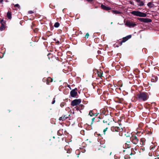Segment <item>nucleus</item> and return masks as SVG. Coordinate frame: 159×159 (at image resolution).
<instances>
[{
    "label": "nucleus",
    "mask_w": 159,
    "mask_h": 159,
    "mask_svg": "<svg viewBox=\"0 0 159 159\" xmlns=\"http://www.w3.org/2000/svg\"><path fill=\"white\" fill-rule=\"evenodd\" d=\"M125 25L129 27H134L136 25V24L132 21H127L125 23Z\"/></svg>",
    "instance_id": "6"
},
{
    "label": "nucleus",
    "mask_w": 159,
    "mask_h": 159,
    "mask_svg": "<svg viewBox=\"0 0 159 159\" xmlns=\"http://www.w3.org/2000/svg\"><path fill=\"white\" fill-rule=\"evenodd\" d=\"M113 13L114 14H119L120 13V12L116 10H113L112 11Z\"/></svg>",
    "instance_id": "19"
},
{
    "label": "nucleus",
    "mask_w": 159,
    "mask_h": 159,
    "mask_svg": "<svg viewBox=\"0 0 159 159\" xmlns=\"http://www.w3.org/2000/svg\"><path fill=\"white\" fill-rule=\"evenodd\" d=\"M3 21V20H2L1 21V23L2 24V26L0 27V30L1 31L3 30L5 28V26L4 25L2 24V22Z\"/></svg>",
    "instance_id": "14"
},
{
    "label": "nucleus",
    "mask_w": 159,
    "mask_h": 159,
    "mask_svg": "<svg viewBox=\"0 0 159 159\" xmlns=\"http://www.w3.org/2000/svg\"><path fill=\"white\" fill-rule=\"evenodd\" d=\"M48 81H49L51 82H52V79L51 78H48Z\"/></svg>",
    "instance_id": "22"
},
{
    "label": "nucleus",
    "mask_w": 159,
    "mask_h": 159,
    "mask_svg": "<svg viewBox=\"0 0 159 159\" xmlns=\"http://www.w3.org/2000/svg\"><path fill=\"white\" fill-rule=\"evenodd\" d=\"M59 26V24L58 22H56L55 23L54 26L55 27H58Z\"/></svg>",
    "instance_id": "17"
},
{
    "label": "nucleus",
    "mask_w": 159,
    "mask_h": 159,
    "mask_svg": "<svg viewBox=\"0 0 159 159\" xmlns=\"http://www.w3.org/2000/svg\"><path fill=\"white\" fill-rule=\"evenodd\" d=\"M112 24V22H111V24Z\"/></svg>",
    "instance_id": "35"
},
{
    "label": "nucleus",
    "mask_w": 159,
    "mask_h": 159,
    "mask_svg": "<svg viewBox=\"0 0 159 159\" xmlns=\"http://www.w3.org/2000/svg\"><path fill=\"white\" fill-rule=\"evenodd\" d=\"M127 39H128V40L131 37V35H129L127 36H126Z\"/></svg>",
    "instance_id": "23"
},
{
    "label": "nucleus",
    "mask_w": 159,
    "mask_h": 159,
    "mask_svg": "<svg viewBox=\"0 0 159 159\" xmlns=\"http://www.w3.org/2000/svg\"><path fill=\"white\" fill-rule=\"evenodd\" d=\"M131 13L134 16L142 17H145L147 14L146 13L141 12L138 11H133L131 12Z\"/></svg>",
    "instance_id": "2"
},
{
    "label": "nucleus",
    "mask_w": 159,
    "mask_h": 159,
    "mask_svg": "<svg viewBox=\"0 0 159 159\" xmlns=\"http://www.w3.org/2000/svg\"><path fill=\"white\" fill-rule=\"evenodd\" d=\"M128 40V39L126 37H124L123 38V39L121 42H120V45H121L123 43H124Z\"/></svg>",
    "instance_id": "13"
},
{
    "label": "nucleus",
    "mask_w": 159,
    "mask_h": 159,
    "mask_svg": "<svg viewBox=\"0 0 159 159\" xmlns=\"http://www.w3.org/2000/svg\"><path fill=\"white\" fill-rule=\"evenodd\" d=\"M140 141L141 142V144L142 145H143L144 144L145 142V139L143 138L141 139L140 140Z\"/></svg>",
    "instance_id": "16"
},
{
    "label": "nucleus",
    "mask_w": 159,
    "mask_h": 159,
    "mask_svg": "<svg viewBox=\"0 0 159 159\" xmlns=\"http://www.w3.org/2000/svg\"><path fill=\"white\" fill-rule=\"evenodd\" d=\"M101 7L102 9L107 11L110 10L111 9L110 7L106 6L102 4L101 5Z\"/></svg>",
    "instance_id": "9"
},
{
    "label": "nucleus",
    "mask_w": 159,
    "mask_h": 159,
    "mask_svg": "<svg viewBox=\"0 0 159 159\" xmlns=\"http://www.w3.org/2000/svg\"><path fill=\"white\" fill-rule=\"evenodd\" d=\"M129 3L131 4V5H134V3L133 2L131 1H129Z\"/></svg>",
    "instance_id": "26"
},
{
    "label": "nucleus",
    "mask_w": 159,
    "mask_h": 159,
    "mask_svg": "<svg viewBox=\"0 0 159 159\" xmlns=\"http://www.w3.org/2000/svg\"><path fill=\"white\" fill-rule=\"evenodd\" d=\"M155 159H159V158H155Z\"/></svg>",
    "instance_id": "33"
},
{
    "label": "nucleus",
    "mask_w": 159,
    "mask_h": 159,
    "mask_svg": "<svg viewBox=\"0 0 159 159\" xmlns=\"http://www.w3.org/2000/svg\"><path fill=\"white\" fill-rule=\"evenodd\" d=\"M147 6L149 8H151L154 7V4L152 2H150L148 3Z\"/></svg>",
    "instance_id": "10"
},
{
    "label": "nucleus",
    "mask_w": 159,
    "mask_h": 159,
    "mask_svg": "<svg viewBox=\"0 0 159 159\" xmlns=\"http://www.w3.org/2000/svg\"><path fill=\"white\" fill-rule=\"evenodd\" d=\"M81 100L80 99H75L72 101L71 104L72 106H74L80 104L81 102Z\"/></svg>",
    "instance_id": "3"
},
{
    "label": "nucleus",
    "mask_w": 159,
    "mask_h": 159,
    "mask_svg": "<svg viewBox=\"0 0 159 159\" xmlns=\"http://www.w3.org/2000/svg\"><path fill=\"white\" fill-rule=\"evenodd\" d=\"M28 13L30 14H31L33 13V12L32 11H29Z\"/></svg>",
    "instance_id": "28"
},
{
    "label": "nucleus",
    "mask_w": 159,
    "mask_h": 159,
    "mask_svg": "<svg viewBox=\"0 0 159 159\" xmlns=\"http://www.w3.org/2000/svg\"><path fill=\"white\" fill-rule=\"evenodd\" d=\"M7 16L9 19H11V13L8 12L7 14Z\"/></svg>",
    "instance_id": "15"
},
{
    "label": "nucleus",
    "mask_w": 159,
    "mask_h": 159,
    "mask_svg": "<svg viewBox=\"0 0 159 159\" xmlns=\"http://www.w3.org/2000/svg\"><path fill=\"white\" fill-rule=\"evenodd\" d=\"M88 2H92L93 0H87Z\"/></svg>",
    "instance_id": "32"
},
{
    "label": "nucleus",
    "mask_w": 159,
    "mask_h": 159,
    "mask_svg": "<svg viewBox=\"0 0 159 159\" xmlns=\"http://www.w3.org/2000/svg\"><path fill=\"white\" fill-rule=\"evenodd\" d=\"M152 81L153 82L156 81L157 80V79L156 77H153L151 79Z\"/></svg>",
    "instance_id": "18"
},
{
    "label": "nucleus",
    "mask_w": 159,
    "mask_h": 159,
    "mask_svg": "<svg viewBox=\"0 0 159 159\" xmlns=\"http://www.w3.org/2000/svg\"><path fill=\"white\" fill-rule=\"evenodd\" d=\"M93 115V114L92 112V111H90L89 113V115H90L91 116H92Z\"/></svg>",
    "instance_id": "20"
},
{
    "label": "nucleus",
    "mask_w": 159,
    "mask_h": 159,
    "mask_svg": "<svg viewBox=\"0 0 159 159\" xmlns=\"http://www.w3.org/2000/svg\"><path fill=\"white\" fill-rule=\"evenodd\" d=\"M98 75L99 77H101L102 76V73L101 72H98Z\"/></svg>",
    "instance_id": "21"
},
{
    "label": "nucleus",
    "mask_w": 159,
    "mask_h": 159,
    "mask_svg": "<svg viewBox=\"0 0 159 159\" xmlns=\"http://www.w3.org/2000/svg\"><path fill=\"white\" fill-rule=\"evenodd\" d=\"M139 20L142 22L145 23L150 22L151 21V20L148 18H140Z\"/></svg>",
    "instance_id": "7"
},
{
    "label": "nucleus",
    "mask_w": 159,
    "mask_h": 159,
    "mask_svg": "<svg viewBox=\"0 0 159 159\" xmlns=\"http://www.w3.org/2000/svg\"><path fill=\"white\" fill-rule=\"evenodd\" d=\"M107 128H106L104 129V130H103V133H104V134H105V132L107 131Z\"/></svg>",
    "instance_id": "24"
},
{
    "label": "nucleus",
    "mask_w": 159,
    "mask_h": 159,
    "mask_svg": "<svg viewBox=\"0 0 159 159\" xmlns=\"http://www.w3.org/2000/svg\"><path fill=\"white\" fill-rule=\"evenodd\" d=\"M135 1L137 2V5L138 6H142L144 4V2L141 0H135Z\"/></svg>",
    "instance_id": "8"
},
{
    "label": "nucleus",
    "mask_w": 159,
    "mask_h": 159,
    "mask_svg": "<svg viewBox=\"0 0 159 159\" xmlns=\"http://www.w3.org/2000/svg\"><path fill=\"white\" fill-rule=\"evenodd\" d=\"M130 140L132 143L136 144L139 142V139L136 136H133L130 138Z\"/></svg>",
    "instance_id": "4"
},
{
    "label": "nucleus",
    "mask_w": 159,
    "mask_h": 159,
    "mask_svg": "<svg viewBox=\"0 0 159 159\" xmlns=\"http://www.w3.org/2000/svg\"><path fill=\"white\" fill-rule=\"evenodd\" d=\"M89 33H87V34H86V35H85V38H88V37H89Z\"/></svg>",
    "instance_id": "25"
},
{
    "label": "nucleus",
    "mask_w": 159,
    "mask_h": 159,
    "mask_svg": "<svg viewBox=\"0 0 159 159\" xmlns=\"http://www.w3.org/2000/svg\"><path fill=\"white\" fill-rule=\"evenodd\" d=\"M111 129L113 131H118L119 129V128L118 127H112Z\"/></svg>",
    "instance_id": "11"
},
{
    "label": "nucleus",
    "mask_w": 159,
    "mask_h": 159,
    "mask_svg": "<svg viewBox=\"0 0 159 159\" xmlns=\"http://www.w3.org/2000/svg\"><path fill=\"white\" fill-rule=\"evenodd\" d=\"M77 91L78 90L77 88H75L71 91L70 92L71 96L72 97H75L77 94Z\"/></svg>",
    "instance_id": "5"
},
{
    "label": "nucleus",
    "mask_w": 159,
    "mask_h": 159,
    "mask_svg": "<svg viewBox=\"0 0 159 159\" xmlns=\"http://www.w3.org/2000/svg\"><path fill=\"white\" fill-rule=\"evenodd\" d=\"M47 84H48V81L47 82Z\"/></svg>",
    "instance_id": "34"
},
{
    "label": "nucleus",
    "mask_w": 159,
    "mask_h": 159,
    "mask_svg": "<svg viewBox=\"0 0 159 159\" xmlns=\"http://www.w3.org/2000/svg\"><path fill=\"white\" fill-rule=\"evenodd\" d=\"M55 98H54V99H53L54 100L52 101V104H54L55 103Z\"/></svg>",
    "instance_id": "29"
},
{
    "label": "nucleus",
    "mask_w": 159,
    "mask_h": 159,
    "mask_svg": "<svg viewBox=\"0 0 159 159\" xmlns=\"http://www.w3.org/2000/svg\"><path fill=\"white\" fill-rule=\"evenodd\" d=\"M68 117L66 116H62L61 117H60L59 119L60 120H62L64 121Z\"/></svg>",
    "instance_id": "12"
},
{
    "label": "nucleus",
    "mask_w": 159,
    "mask_h": 159,
    "mask_svg": "<svg viewBox=\"0 0 159 159\" xmlns=\"http://www.w3.org/2000/svg\"><path fill=\"white\" fill-rule=\"evenodd\" d=\"M149 97L147 93L142 92L137 94V98L140 101H144L147 100Z\"/></svg>",
    "instance_id": "1"
},
{
    "label": "nucleus",
    "mask_w": 159,
    "mask_h": 159,
    "mask_svg": "<svg viewBox=\"0 0 159 159\" xmlns=\"http://www.w3.org/2000/svg\"><path fill=\"white\" fill-rule=\"evenodd\" d=\"M15 7H17L18 8L20 7V6L18 4H16L14 5Z\"/></svg>",
    "instance_id": "27"
},
{
    "label": "nucleus",
    "mask_w": 159,
    "mask_h": 159,
    "mask_svg": "<svg viewBox=\"0 0 159 159\" xmlns=\"http://www.w3.org/2000/svg\"><path fill=\"white\" fill-rule=\"evenodd\" d=\"M3 0H0V3H2L3 2Z\"/></svg>",
    "instance_id": "31"
},
{
    "label": "nucleus",
    "mask_w": 159,
    "mask_h": 159,
    "mask_svg": "<svg viewBox=\"0 0 159 159\" xmlns=\"http://www.w3.org/2000/svg\"><path fill=\"white\" fill-rule=\"evenodd\" d=\"M94 119H95V118H92V122H93L94 121Z\"/></svg>",
    "instance_id": "30"
}]
</instances>
